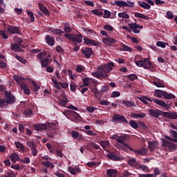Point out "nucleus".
Masks as SVG:
<instances>
[{
	"label": "nucleus",
	"mask_w": 177,
	"mask_h": 177,
	"mask_svg": "<svg viewBox=\"0 0 177 177\" xmlns=\"http://www.w3.org/2000/svg\"><path fill=\"white\" fill-rule=\"evenodd\" d=\"M114 62H108L106 64L99 66L97 67L98 72H93L91 74L97 80H103L109 78V73L113 70Z\"/></svg>",
	"instance_id": "f257e3e1"
},
{
	"label": "nucleus",
	"mask_w": 177,
	"mask_h": 177,
	"mask_svg": "<svg viewBox=\"0 0 177 177\" xmlns=\"http://www.w3.org/2000/svg\"><path fill=\"white\" fill-rule=\"evenodd\" d=\"M13 78H14V80L16 81L17 84L19 85L20 88L22 91H24V93H25V95H30V93H31V91L28 88V86H27V84H26V83L23 82L24 81V77L21 76H18L17 75H14Z\"/></svg>",
	"instance_id": "f03ea898"
},
{
	"label": "nucleus",
	"mask_w": 177,
	"mask_h": 177,
	"mask_svg": "<svg viewBox=\"0 0 177 177\" xmlns=\"http://www.w3.org/2000/svg\"><path fill=\"white\" fill-rule=\"evenodd\" d=\"M107 91H109V86H102L100 91L97 89V86H95L91 89V92L94 93V96L97 100H100V99H102V95L105 93V92H107Z\"/></svg>",
	"instance_id": "7ed1b4c3"
},
{
	"label": "nucleus",
	"mask_w": 177,
	"mask_h": 177,
	"mask_svg": "<svg viewBox=\"0 0 177 177\" xmlns=\"http://www.w3.org/2000/svg\"><path fill=\"white\" fill-rule=\"evenodd\" d=\"M65 37L66 38H68V39H70V41H72L73 42H75L76 44H81V42H82V37L84 36L81 34V32H79L76 35L66 33Z\"/></svg>",
	"instance_id": "20e7f679"
},
{
	"label": "nucleus",
	"mask_w": 177,
	"mask_h": 177,
	"mask_svg": "<svg viewBox=\"0 0 177 177\" xmlns=\"http://www.w3.org/2000/svg\"><path fill=\"white\" fill-rule=\"evenodd\" d=\"M4 98L8 104H14V103H16V97L10 91H4Z\"/></svg>",
	"instance_id": "39448f33"
},
{
	"label": "nucleus",
	"mask_w": 177,
	"mask_h": 177,
	"mask_svg": "<svg viewBox=\"0 0 177 177\" xmlns=\"http://www.w3.org/2000/svg\"><path fill=\"white\" fill-rule=\"evenodd\" d=\"M65 115L66 117H68L71 121H77V120H80V118H81V116L78 114V113L73 110L67 111Z\"/></svg>",
	"instance_id": "423d86ee"
},
{
	"label": "nucleus",
	"mask_w": 177,
	"mask_h": 177,
	"mask_svg": "<svg viewBox=\"0 0 177 177\" xmlns=\"http://www.w3.org/2000/svg\"><path fill=\"white\" fill-rule=\"evenodd\" d=\"M114 4L116 5V6H119L120 8H133V2L128 1V3L126 1H115Z\"/></svg>",
	"instance_id": "0eeeda50"
},
{
	"label": "nucleus",
	"mask_w": 177,
	"mask_h": 177,
	"mask_svg": "<svg viewBox=\"0 0 177 177\" xmlns=\"http://www.w3.org/2000/svg\"><path fill=\"white\" fill-rule=\"evenodd\" d=\"M149 115L151 117H154L155 118H158L160 115H162L164 114V112L160 109H149Z\"/></svg>",
	"instance_id": "6e6552de"
},
{
	"label": "nucleus",
	"mask_w": 177,
	"mask_h": 177,
	"mask_svg": "<svg viewBox=\"0 0 177 177\" xmlns=\"http://www.w3.org/2000/svg\"><path fill=\"white\" fill-rule=\"evenodd\" d=\"M113 120L114 121V122H125L126 124H128V121L127 120L125 117L120 114H114L113 117Z\"/></svg>",
	"instance_id": "1a4fd4ad"
},
{
	"label": "nucleus",
	"mask_w": 177,
	"mask_h": 177,
	"mask_svg": "<svg viewBox=\"0 0 177 177\" xmlns=\"http://www.w3.org/2000/svg\"><path fill=\"white\" fill-rule=\"evenodd\" d=\"M82 53L86 59H91V56L93 55V50L91 48H84L82 49Z\"/></svg>",
	"instance_id": "9d476101"
},
{
	"label": "nucleus",
	"mask_w": 177,
	"mask_h": 177,
	"mask_svg": "<svg viewBox=\"0 0 177 177\" xmlns=\"http://www.w3.org/2000/svg\"><path fill=\"white\" fill-rule=\"evenodd\" d=\"M135 23H133V33L139 34L140 32V30L143 28V26L138 24V21H142L140 19H134Z\"/></svg>",
	"instance_id": "9b49d317"
},
{
	"label": "nucleus",
	"mask_w": 177,
	"mask_h": 177,
	"mask_svg": "<svg viewBox=\"0 0 177 177\" xmlns=\"http://www.w3.org/2000/svg\"><path fill=\"white\" fill-rule=\"evenodd\" d=\"M7 30L10 34H21V32H20V28L19 26H12L9 25Z\"/></svg>",
	"instance_id": "f8f14e48"
},
{
	"label": "nucleus",
	"mask_w": 177,
	"mask_h": 177,
	"mask_svg": "<svg viewBox=\"0 0 177 177\" xmlns=\"http://www.w3.org/2000/svg\"><path fill=\"white\" fill-rule=\"evenodd\" d=\"M106 157L112 161H120V157L118 156V152H109Z\"/></svg>",
	"instance_id": "ddd939ff"
},
{
	"label": "nucleus",
	"mask_w": 177,
	"mask_h": 177,
	"mask_svg": "<svg viewBox=\"0 0 177 177\" xmlns=\"http://www.w3.org/2000/svg\"><path fill=\"white\" fill-rule=\"evenodd\" d=\"M163 117L169 118V120H177V114L176 112H163Z\"/></svg>",
	"instance_id": "4468645a"
},
{
	"label": "nucleus",
	"mask_w": 177,
	"mask_h": 177,
	"mask_svg": "<svg viewBox=\"0 0 177 177\" xmlns=\"http://www.w3.org/2000/svg\"><path fill=\"white\" fill-rule=\"evenodd\" d=\"M158 147V142L157 141H148V149L150 150V151H154Z\"/></svg>",
	"instance_id": "2eb2a0df"
},
{
	"label": "nucleus",
	"mask_w": 177,
	"mask_h": 177,
	"mask_svg": "<svg viewBox=\"0 0 177 177\" xmlns=\"http://www.w3.org/2000/svg\"><path fill=\"white\" fill-rule=\"evenodd\" d=\"M152 100L156 103V104H158V106H160V107H164L165 109H169V106L167 105L165 102L163 100H160L156 98H153Z\"/></svg>",
	"instance_id": "dca6fc26"
},
{
	"label": "nucleus",
	"mask_w": 177,
	"mask_h": 177,
	"mask_svg": "<svg viewBox=\"0 0 177 177\" xmlns=\"http://www.w3.org/2000/svg\"><path fill=\"white\" fill-rule=\"evenodd\" d=\"M162 143L164 146H166V147H169V149H172L173 150H175L177 147L176 144L172 143L164 139L162 140Z\"/></svg>",
	"instance_id": "f3484780"
},
{
	"label": "nucleus",
	"mask_w": 177,
	"mask_h": 177,
	"mask_svg": "<svg viewBox=\"0 0 177 177\" xmlns=\"http://www.w3.org/2000/svg\"><path fill=\"white\" fill-rule=\"evenodd\" d=\"M34 128L36 131H45L48 129V126L46 124L41 123V124H37L33 125Z\"/></svg>",
	"instance_id": "a211bd4d"
},
{
	"label": "nucleus",
	"mask_w": 177,
	"mask_h": 177,
	"mask_svg": "<svg viewBox=\"0 0 177 177\" xmlns=\"http://www.w3.org/2000/svg\"><path fill=\"white\" fill-rule=\"evenodd\" d=\"M38 6L41 10V12H42V13H44L45 15V16H50V12H49V10H48V8H46V7H45V6H44V4L39 3H38Z\"/></svg>",
	"instance_id": "6ab92c4d"
},
{
	"label": "nucleus",
	"mask_w": 177,
	"mask_h": 177,
	"mask_svg": "<svg viewBox=\"0 0 177 177\" xmlns=\"http://www.w3.org/2000/svg\"><path fill=\"white\" fill-rule=\"evenodd\" d=\"M84 41L86 45H93V46H98L99 45V42L94 39L84 38Z\"/></svg>",
	"instance_id": "aec40b11"
},
{
	"label": "nucleus",
	"mask_w": 177,
	"mask_h": 177,
	"mask_svg": "<svg viewBox=\"0 0 177 177\" xmlns=\"http://www.w3.org/2000/svg\"><path fill=\"white\" fill-rule=\"evenodd\" d=\"M102 42L105 45H111V44H117V40L113 39V37H105L102 39Z\"/></svg>",
	"instance_id": "412c9836"
},
{
	"label": "nucleus",
	"mask_w": 177,
	"mask_h": 177,
	"mask_svg": "<svg viewBox=\"0 0 177 177\" xmlns=\"http://www.w3.org/2000/svg\"><path fill=\"white\" fill-rule=\"evenodd\" d=\"M83 31L86 32L87 35H89V37H91V38H93V37H96V32L93 29L83 28Z\"/></svg>",
	"instance_id": "4be33fe9"
},
{
	"label": "nucleus",
	"mask_w": 177,
	"mask_h": 177,
	"mask_svg": "<svg viewBox=\"0 0 177 177\" xmlns=\"http://www.w3.org/2000/svg\"><path fill=\"white\" fill-rule=\"evenodd\" d=\"M46 42L50 46H53L55 45V38L49 35L46 36Z\"/></svg>",
	"instance_id": "5701e85b"
},
{
	"label": "nucleus",
	"mask_w": 177,
	"mask_h": 177,
	"mask_svg": "<svg viewBox=\"0 0 177 177\" xmlns=\"http://www.w3.org/2000/svg\"><path fill=\"white\" fill-rule=\"evenodd\" d=\"M71 136L73 139H77V140H84V136L75 131L71 132Z\"/></svg>",
	"instance_id": "b1692460"
},
{
	"label": "nucleus",
	"mask_w": 177,
	"mask_h": 177,
	"mask_svg": "<svg viewBox=\"0 0 177 177\" xmlns=\"http://www.w3.org/2000/svg\"><path fill=\"white\" fill-rule=\"evenodd\" d=\"M138 4L140 8H142V9H145L146 10H149L151 8V6L145 1H138Z\"/></svg>",
	"instance_id": "393cba45"
},
{
	"label": "nucleus",
	"mask_w": 177,
	"mask_h": 177,
	"mask_svg": "<svg viewBox=\"0 0 177 177\" xmlns=\"http://www.w3.org/2000/svg\"><path fill=\"white\" fill-rule=\"evenodd\" d=\"M106 175L109 177H117V170L113 169H109L106 171Z\"/></svg>",
	"instance_id": "a878e982"
},
{
	"label": "nucleus",
	"mask_w": 177,
	"mask_h": 177,
	"mask_svg": "<svg viewBox=\"0 0 177 177\" xmlns=\"http://www.w3.org/2000/svg\"><path fill=\"white\" fill-rule=\"evenodd\" d=\"M21 45L19 44H14L11 45V50L13 52H21L23 49L20 48Z\"/></svg>",
	"instance_id": "bb28decb"
},
{
	"label": "nucleus",
	"mask_w": 177,
	"mask_h": 177,
	"mask_svg": "<svg viewBox=\"0 0 177 177\" xmlns=\"http://www.w3.org/2000/svg\"><path fill=\"white\" fill-rule=\"evenodd\" d=\"M133 153H136V154H139L140 156H146V154H147V149L142 148L139 150H134Z\"/></svg>",
	"instance_id": "cd10ccee"
},
{
	"label": "nucleus",
	"mask_w": 177,
	"mask_h": 177,
	"mask_svg": "<svg viewBox=\"0 0 177 177\" xmlns=\"http://www.w3.org/2000/svg\"><path fill=\"white\" fill-rule=\"evenodd\" d=\"M10 158L12 162H16L17 161H20V160H21L19 155L17 154L16 153H12L10 156Z\"/></svg>",
	"instance_id": "c85d7f7f"
},
{
	"label": "nucleus",
	"mask_w": 177,
	"mask_h": 177,
	"mask_svg": "<svg viewBox=\"0 0 177 177\" xmlns=\"http://www.w3.org/2000/svg\"><path fill=\"white\" fill-rule=\"evenodd\" d=\"M135 17H138V19H143L144 20H149L150 17L147 15H145V14H142L140 12H135L134 13Z\"/></svg>",
	"instance_id": "c756f323"
},
{
	"label": "nucleus",
	"mask_w": 177,
	"mask_h": 177,
	"mask_svg": "<svg viewBox=\"0 0 177 177\" xmlns=\"http://www.w3.org/2000/svg\"><path fill=\"white\" fill-rule=\"evenodd\" d=\"M50 59V55H48V57L41 60V67H48L49 64V60Z\"/></svg>",
	"instance_id": "7c9ffc66"
},
{
	"label": "nucleus",
	"mask_w": 177,
	"mask_h": 177,
	"mask_svg": "<svg viewBox=\"0 0 177 177\" xmlns=\"http://www.w3.org/2000/svg\"><path fill=\"white\" fill-rule=\"evenodd\" d=\"M138 99L144 103V104H149L148 102H153V100L150 99V97L147 96H142L138 97Z\"/></svg>",
	"instance_id": "2f4dec72"
},
{
	"label": "nucleus",
	"mask_w": 177,
	"mask_h": 177,
	"mask_svg": "<svg viewBox=\"0 0 177 177\" xmlns=\"http://www.w3.org/2000/svg\"><path fill=\"white\" fill-rule=\"evenodd\" d=\"M126 140H127V136H121L118 137L116 142H118V143H122V145H124L125 146H127V144L124 143Z\"/></svg>",
	"instance_id": "473e14b6"
},
{
	"label": "nucleus",
	"mask_w": 177,
	"mask_h": 177,
	"mask_svg": "<svg viewBox=\"0 0 177 177\" xmlns=\"http://www.w3.org/2000/svg\"><path fill=\"white\" fill-rule=\"evenodd\" d=\"M49 30L51 32H53V34H55V35H61L62 34H64V32H63V30L60 29H57V28L55 29V28H50Z\"/></svg>",
	"instance_id": "72a5a7b5"
},
{
	"label": "nucleus",
	"mask_w": 177,
	"mask_h": 177,
	"mask_svg": "<svg viewBox=\"0 0 177 177\" xmlns=\"http://www.w3.org/2000/svg\"><path fill=\"white\" fill-rule=\"evenodd\" d=\"M100 146H102V149H106V147H110V142L109 140H102L100 142Z\"/></svg>",
	"instance_id": "f704fd0d"
},
{
	"label": "nucleus",
	"mask_w": 177,
	"mask_h": 177,
	"mask_svg": "<svg viewBox=\"0 0 177 177\" xmlns=\"http://www.w3.org/2000/svg\"><path fill=\"white\" fill-rule=\"evenodd\" d=\"M122 104L124 105L125 107L127 108L132 107V106H133V102L124 100L122 102Z\"/></svg>",
	"instance_id": "c9c22d12"
},
{
	"label": "nucleus",
	"mask_w": 177,
	"mask_h": 177,
	"mask_svg": "<svg viewBox=\"0 0 177 177\" xmlns=\"http://www.w3.org/2000/svg\"><path fill=\"white\" fill-rule=\"evenodd\" d=\"M163 97L167 100L175 99V95L172 93H168L167 91H165V93H163Z\"/></svg>",
	"instance_id": "e433bc0d"
},
{
	"label": "nucleus",
	"mask_w": 177,
	"mask_h": 177,
	"mask_svg": "<svg viewBox=\"0 0 177 177\" xmlns=\"http://www.w3.org/2000/svg\"><path fill=\"white\" fill-rule=\"evenodd\" d=\"M42 165H44V167H46L47 168H55V165H53V163H52L50 161H43L41 162Z\"/></svg>",
	"instance_id": "4c0bfd02"
},
{
	"label": "nucleus",
	"mask_w": 177,
	"mask_h": 177,
	"mask_svg": "<svg viewBox=\"0 0 177 177\" xmlns=\"http://www.w3.org/2000/svg\"><path fill=\"white\" fill-rule=\"evenodd\" d=\"M91 12L93 15H95V16H103V10H102L95 9L91 10Z\"/></svg>",
	"instance_id": "58836bf2"
},
{
	"label": "nucleus",
	"mask_w": 177,
	"mask_h": 177,
	"mask_svg": "<svg viewBox=\"0 0 177 177\" xmlns=\"http://www.w3.org/2000/svg\"><path fill=\"white\" fill-rule=\"evenodd\" d=\"M120 50H123L124 52H132V48L124 44H122V48Z\"/></svg>",
	"instance_id": "ea45409f"
},
{
	"label": "nucleus",
	"mask_w": 177,
	"mask_h": 177,
	"mask_svg": "<svg viewBox=\"0 0 177 177\" xmlns=\"http://www.w3.org/2000/svg\"><path fill=\"white\" fill-rule=\"evenodd\" d=\"M155 93V95L156 96V97H162V96H164V93H165V91H161V90H155L154 91Z\"/></svg>",
	"instance_id": "a19ab883"
},
{
	"label": "nucleus",
	"mask_w": 177,
	"mask_h": 177,
	"mask_svg": "<svg viewBox=\"0 0 177 177\" xmlns=\"http://www.w3.org/2000/svg\"><path fill=\"white\" fill-rule=\"evenodd\" d=\"M151 67V62L148 59L144 60V68L149 69Z\"/></svg>",
	"instance_id": "79ce46f5"
},
{
	"label": "nucleus",
	"mask_w": 177,
	"mask_h": 177,
	"mask_svg": "<svg viewBox=\"0 0 177 177\" xmlns=\"http://www.w3.org/2000/svg\"><path fill=\"white\" fill-rule=\"evenodd\" d=\"M8 104L5 98H0V109H3V107L8 106Z\"/></svg>",
	"instance_id": "37998d69"
},
{
	"label": "nucleus",
	"mask_w": 177,
	"mask_h": 177,
	"mask_svg": "<svg viewBox=\"0 0 177 177\" xmlns=\"http://www.w3.org/2000/svg\"><path fill=\"white\" fill-rule=\"evenodd\" d=\"M54 85L53 86L55 88H56V89H58V91H60V85L59 84V82H57V80L56 79H54L53 77L51 78Z\"/></svg>",
	"instance_id": "c03bdc74"
},
{
	"label": "nucleus",
	"mask_w": 177,
	"mask_h": 177,
	"mask_svg": "<svg viewBox=\"0 0 177 177\" xmlns=\"http://www.w3.org/2000/svg\"><path fill=\"white\" fill-rule=\"evenodd\" d=\"M24 115H31V114H32V110H31V109L30 108H26V109H24V112H23Z\"/></svg>",
	"instance_id": "a18cd8bd"
},
{
	"label": "nucleus",
	"mask_w": 177,
	"mask_h": 177,
	"mask_svg": "<svg viewBox=\"0 0 177 177\" xmlns=\"http://www.w3.org/2000/svg\"><path fill=\"white\" fill-rule=\"evenodd\" d=\"M146 117V113H133V118H145Z\"/></svg>",
	"instance_id": "49530a36"
},
{
	"label": "nucleus",
	"mask_w": 177,
	"mask_h": 177,
	"mask_svg": "<svg viewBox=\"0 0 177 177\" xmlns=\"http://www.w3.org/2000/svg\"><path fill=\"white\" fill-rule=\"evenodd\" d=\"M84 147H85V149H86V150H88V151L93 153V142H91V143L84 146Z\"/></svg>",
	"instance_id": "de8ad7c7"
},
{
	"label": "nucleus",
	"mask_w": 177,
	"mask_h": 177,
	"mask_svg": "<svg viewBox=\"0 0 177 177\" xmlns=\"http://www.w3.org/2000/svg\"><path fill=\"white\" fill-rule=\"evenodd\" d=\"M27 15L28 17H30V21H32V23H34V21H35V17H34V13H32V12L31 11H28Z\"/></svg>",
	"instance_id": "09e8293b"
},
{
	"label": "nucleus",
	"mask_w": 177,
	"mask_h": 177,
	"mask_svg": "<svg viewBox=\"0 0 177 177\" xmlns=\"http://www.w3.org/2000/svg\"><path fill=\"white\" fill-rule=\"evenodd\" d=\"M77 73H82V71H85V66L82 65H77L76 66Z\"/></svg>",
	"instance_id": "8fccbe9b"
},
{
	"label": "nucleus",
	"mask_w": 177,
	"mask_h": 177,
	"mask_svg": "<svg viewBox=\"0 0 177 177\" xmlns=\"http://www.w3.org/2000/svg\"><path fill=\"white\" fill-rule=\"evenodd\" d=\"M15 59H17L19 62H20L23 64H26V63H27V59H24L23 57L19 55H15Z\"/></svg>",
	"instance_id": "3c124183"
},
{
	"label": "nucleus",
	"mask_w": 177,
	"mask_h": 177,
	"mask_svg": "<svg viewBox=\"0 0 177 177\" xmlns=\"http://www.w3.org/2000/svg\"><path fill=\"white\" fill-rule=\"evenodd\" d=\"M153 84L158 88H165V86H164V84L160 81H155L153 82Z\"/></svg>",
	"instance_id": "603ef678"
},
{
	"label": "nucleus",
	"mask_w": 177,
	"mask_h": 177,
	"mask_svg": "<svg viewBox=\"0 0 177 177\" xmlns=\"http://www.w3.org/2000/svg\"><path fill=\"white\" fill-rule=\"evenodd\" d=\"M64 31L65 32H71V28L68 24H64Z\"/></svg>",
	"instance_id": "864d4df0"
},
{
	"label": "nucleus",
	"mask_w": 177,
	"mask_h": 177,
	"mask_svg": "<svg viewBox=\"0 0 177 177\" xmlns=\"http://www.w3.org/2000/svg\"><path fill=\"white\" fill-rule=\"evenodd\" d=\"M15 145L17 149H19V150H24V146L23 144L20 143L19 142H15Z\"/></svg>",
	"instance_id": "5fc2aeb1"
},
{
	"label": "nucleus",
	"mask_w": 177,
	"mask_h": 177,
	"mask_svg": "<svg viewBox=\"0 0 177 177\" xmlns=\"http://www.w3.org/2000/svg\"><path fill=\"white\" fill-rule=\"evenodd\" d=\"M156 45L159 46L160 48H165L168 44L164 42V41H157Z\"/></svg>",
	"instance_id": "6e6d98bb"
},
{
	"label": "nucleus",
	"mask_w": 177,
	"mask_h": 177,
	"mask_svg": "<svg viewBox=\"0 0 177 177\" xmlns=\"http://www.w3.org/2000/svg\"><path fill=\"white\" fill-rule=\"evenodd\" d=\"M70 88L71 92H75V91H77V84L72 82L70 84Z\"/></svg>",
	"instance_id": "4d7b16f0"
},
{
	"label": "nucleus",
	"mask_w": 177,
	"mask_h": 177,
	"mask_svg": "<svg viewBox=\"0 0 177 177\" xmlns=\"http://www.w3.org/2000/svg\"><path fill=\"white\" fill-rule=\"evenodd\" d=\"M103 28L106 31H114V28L110 25H105L103 26Z\"/></svg>",
	"instance_id": "13d9d810"
},
{
	"label": "nucleus",
	"mask_w": 177,
	"mask_h": 177,
	"mask_svg": "<svg viewBox=\"0 0 177 177\" xmlns=\"http://www.w3.org/2000/svg\"><path fill=\"white\" fill-rule=\"evenodd\" d=\"M118 17L123 19H129V15L127 12H120L118 14Z\"/></svg>",
	"instance_id": "bf43d9fd"
},
{
	"label": "nucleus",
	"mask_w": 177,
	"mask_h": 177,
	"mask_svg": "<svg viewBox=\"0 0 177 177\" xmlns=\"http://www.w3.org/2000/svg\"><path fill=\"white\" fill-rule=\"evenodd\" d=\"M19 162L23 164H30V158L26 157L24 159H19Z\"/></svg>",
	"instance_id": "052dcab7"
},
{
	"label": "nucleus",
	"mask_w": 177,
	"mask_h": 177,
	"mask_svg": "<svg viewBox=\"0 0 177 177\" xmlns=\"http://www.w3.org/2000/svg\"><path fill=\"white\" fill-rule=\"evenodd\" d=\"M100 104H101V106H110L111 103L107 100H102L100 102Z\"/></svg>",
	"instance_id": "680f3d73"
},
{
	"label": "nucleus",
	"mask_w": 177,
	"mask_h": 177,
	"mask_svg": "<svg viewBox=\"0 0 177 177\" xmlns=\"http://www.w3.org/2000/svg\"><path fill=\"white\" fill-rule=\"evenodd\" d=\"M47 128H49L50 129H56V124H55V123H50V122H48L47 124Z\"/></svg>",
	"instance_id": "e2e57ef3"
},
{
	"label": "nucleus",
	"mask_w": 177,
	"mask_h": 177,
	"mask_svg": "<svg viewBox=\"0 0 177 177\" xmlns=\"http://www.w3.org/2000/svg\"><path fill=\"white\" fill-rule=\"evenodd\" d=\"M55 50L58 53H61V55H64V50H63V48H62V46H57L55 48Z\"/></svg>",
	"instance_id": "0e129e2a"
},
{
	"label": "nucleus",
	"mask_w": 177,
	"mask_h": 177,
	"mask_svg": "<svg viewBox=\"0 0 177 177\" xmlns=\"http://www.w3.org/2000/svg\"><path fill=\"white\" fill-rule=\"evenodd\" d=\"M84 86H89V77H86L82 80Z\"/></svg>",
	"instance_id": "69168bd1"
},
{
	"label": "nucleus",
	"mask_w": 177,
	"mask_h": 177,
	"mask_svg": "<svg viewBox=\"0 0 177 177\" xmlns=\"http://www.w3.org/2000/svg\"><path fill=\"white\" fill-rule=\"evenodd\" d=\"M121 93L118 91H113L111 97H119Z\"/></svg>",
	"instance_id": "338daca9"
},
{
	"label": "nucleus",
	"mask_w": 177,
	"mask_h": 177,
	"mask_svg": "<svg viewBox=\"0 0 177 177\" xmlns=\"http://www.w3.org/2000/svg\"><path fill=\"white\" fill-rule=\"evenodd\" d=\"M139 177H156L154 174H139Z\"/></svg>",
	"instance_id": "774afa93"
}]
</instances>
